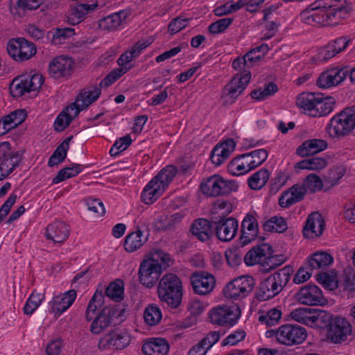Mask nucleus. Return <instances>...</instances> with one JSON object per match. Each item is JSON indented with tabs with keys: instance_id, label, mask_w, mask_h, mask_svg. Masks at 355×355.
Masks as SVG:
<instances>
[{
	"instance_id": "nucleus-11",
	"label": "nucleus",
	"mask_w": 355,
	"mask_h": 355,
	"mask_svg": "<svg viewBox=\"0 0 355 355\" xmlns=\"http://www.w3.org/2000/svg\"><path fill=\"white\" fill-rule=\"evenodd\" d=\"M294 297L298 302L307 306H324L328 303L322 290L312 284L302 286Z\"/></svg>"
},
{
	"instance_id": "nucleus-34",
	"label": "nucleus",
	"mask_w": 355,
	"mask_h": 355,
	"mask_svg": "<svg viewBox=\"0 0 355 355\" xmlns=\"http://www.w3.org/2000/svg\"><path fill=\"white\" fill-rule=\"evenodd\" d=\"M148 241L141 230L128 234L125 239L124 248L128 252H133L141 248Z\"/></svg>"
},
{
	"instance_id": "nucleus-35",
	"label": "nucleus",
	"mask_w": 355,
	"mask_h": 355,
	"mask_svg": "<svg viewBox=\"0 0 355 355\" xmlns=\"http://www.w3.org/2000/svg\"><path fill=\"white\" fill-rule=\"evenodd\" d=\"M191 231L201 241H207L212 235L210 222L204 218L196 220L193 223Z\"/></svg>"
},
{
	"instance_id": "nucleus-16",
	"label": "nucleus",
	"mask_w": 355,
	"mask_h": 355,
	"mask_svg": "<svg viewBox=\"0 0 355 355\" xmlns=\"http://www.w3.org/2000/svg\"><path fill=\"white\" fill-rule=\"evenodd\" d=\"M74 62L67 56L54 58L49 64V72L55 79L68 78L72 73Z\"/></svg>"
},
{
	"instance_id": "nucleus-53",
	"label": "nucleus",
	"mask_w": 355,
	"mask_h": 355,
	"mask_svg": "<svg viewBox=\"0 0 355 355\" xmlns=\"http://www.w3.org/2000/svg\"><path fill=\"white\" fill-rule=\"evenodd\" d=\"M44 300V295L43 294L33 292L24 306V313L31 315L40 306Z\"/></svg>"
},
{
	"instance_id": "nucleus-58",
	"label": "nucleus",
	"mask_w": 355,
	"mask_h": 355,
	"mask_svg": "<svg viewBox=\"0 0 355 355\" xmlns=\"http://www.w3.org/2000/svg\"><path fill=\"white\" fill-rule=\"evenodd\" d=\"M131 143L132 139L128 135L116 140L110 150V155L112 157L117 156L121 152L126 150Z\"/></svg>"
},
{
	"instance_id": "nucleus-41",
	"label": "nucleus",
	"mask_w": 355,
	"mask_h": 355,
	"mask_svg": "<svg viewBox=\"0 0 355 355\" xmlns=\"http://www.w3.org/2000/svg\"><path fill=\"white\" fill-rule=\"evenodd\" d=\"M269 172L266 168H261L252 174L248 180L249 187L254 190H259L263 187L269 179Z\"/></svg>"
},
{
	"instance_id": "nucleus-44",
	"label": "nucleus",
	"mask_w": 355,
	"mask_h": 355,
	"mask_svg": "<svg viewBox=\"0 0 355 355\" xmlns=\"http://www.w3.org/2000/svg\"><path fill=\"white\" fill-rule=\"evenodd\" d=\"M269 50L268 46L266 44H262L250 51H248L244 58L248 63V68H250L254 64L261 60Z\"/></svg>"
},
{
	"instance_id": "nucleus-12",
	"label": "nucleus",
	"mask_w": 355,
	"mask_h": 355,
	"mask_svg": "<svg viewBox=\"0 0 355 355\" xmlns=\"http://www.w3.org/2000/svg\"><path fill=\"white\" fill-rule=\"evenodd\" d=\"M7 50L9 55L17 61L28 60L36 53V47L24 38L10 40Z\"/></svg>"
},
{
	"instance_id": "nucleus-51",
	"label": "nucleus",
	"mask_w": 355,
	"mask_h": 355,
	"mask_svg": "<svg viewBox=\"0 0 355 355\" xmlns=\"http://www.w3.org/2000/svg\"><path fill=\"white\" fill-rule=\"evenodd\" d=\"M88 10L89 8L85 4H79L72 8L67 17V21L72 25L79 24L84 18V16L87 13Z\"/></svg>"
},
{
	"instance_id": "nucleus-33",
	"label": "nucleus",
	"mask_w": 355,
	"mask_h": 355,
	"mask_svg": "<svg viewBox=\"0 0 355 355\" xmlns=\"http://www.w3.org/2000/svg\"><path fill=\"white\" fill-rule=\"evenodd\" d=\"M327 142L324 139H311L304 141L297 150L299 155L305 157L324 150Z\"/></svg>"
},
{
	"instance_id": "nucleus-50",
	"label": "nucleus",
	"mask_w": 355,
	"mask_h": 355,
	"mask_svg": "<svg viewBox=\"0 0 355 355\" xmlns=\"http://www.w3.org/2000/svg\"><path fill=\"white\" fill-rule=\"evenodd\" d=\"M162 316L159 308L153 304H149L144 313L145 322L150 326L157 324L161 320Z\"/></svg>"
},
{
	"instance_id": "nucleus-62",
	"label": "nucleus",
	"mask_w": 355,
	"mask_h": 355,
	"mask_svg": "<svg viewBox=\"0 0 355 355\" xmlns=\"http://www.w3.org/2000/svg\"><path fill=\"white\" fill-rule=\"evenodd\" d=\"M350 42L351 39L349 36H343L331 41L328 44L331 47L334 53L337 55L345 50Z\"/></svg>"
},
{
	"instance_id": "nucleus-49",
	"label": "nucleus",
	"mask_w": 355,
	"mask_h": 355,
	"mask_svg": "<svg viewBox=\"0 0 355 355\" xmlns=\"http://www.w3.org/2000/svg\"><path fill=\"white\" fill-rule=\"evenodd\" d=\"M312 311L311 308H298L290 313V317L298 322L311 326Z\"/></svg>"
},
{
	"instance_id": "nucleus-56",
	"label": "nucleus",
	"mask_w": 355,
	"mask_h": 355,
	"mask_svg": "<svg viewBox=\"0 0 355 355\" xmlns=\"http://www.w3.org/2000/svg\"><path fill=\"white\" fill-rule=\"evenodd\" d=\"M103 295L101 293L96 292L90 300L85 313L87 320H92L96 314L98 307L101 306Z\"/></svg>"
},
{
	"instance_id": "nucleus-19",
	"label": "nucleus",
	"mask_w": 355,
	"mask_h": 355,
	"mask_svg": "<svg viewBox=\"0 0 355 355\" xmlns=\"http://www.w3.org/2000/svg\"><path fill=\"white\" fill-rule=\"evenodd\" d=\"M272 248L269 244L263 243L257 245L250 250L244 257V262L248 266L261 264L263 266L268 264L272 259Z\"/></svg>"
},
{
	"instance_id": "nucleus-21",
	"label": "nucleus",
	"mask_w": 355,
	"mask_h": 355,
	"mask_svg": "<svg viewBox=\"0 0 355 355\" xmlns=\"http://www.w3.org/2000/svg\"><path fill=\"white\" fill-rule=\"evenodd\" d=\"M241 228L240 243L242 245H247L254 241L259 234V225L255 216L248 214L241 223Z\"/></svg>"
},
{
	"instance_id": "nucleus-22",
	"label": "nucleus",
	"mask_w": 355,
	"mask_h": 355,
	"mask_svg": "<svg viewBox=\"0 0 355 355\" xmlns=\"http://www.w3.org/2000/svg\"><path fill=\"white\" fill-rule=\"evenodd\" d=\"M76 298V292L74 290L55 296L49 302V311L55 316L59 317L66 311L73 303Z\"/></svg>"
},
{
	"instance_id": "nucleus-24",
	"label": "nucleus",
	"mask_w": 355,
	"mask_h": 355,
	"mask_svg": "<svg viewBox=\"0 0 355 355\" xmlns=\"http://www.w3.org/2000/svg\"><path fill=\"white\" fill-rule=\"evenodd\" d=\"M324 220L318 212L311 214L303 229V234L306 238L315 239L320 236L324 228Z\"/></svg>"
},
{
	"instance_id": "nucleus-9",
	"label": "nucleus",
	"mask_w": 355,
	"mask_h": 355,
	"mask_svg": "<svg viewBox=\"0 0 355 355\" xmlns=\"http://www.w3.org/2000/svg\"><path fill=\"white\" fill-rule=\"evenodd\" d=\"M44 83L41 74H26L15 78L10 86L12 95L20 97L25 93L35 91L40 88Z\"/></svg>"
},
{
	"instance_id": "nucleus-47",
	"label": "nucleus",
	"mask_w": 355,
	"mask_h": 355,
	"mask_svg": "<svg viewBox=\"0 0 355 355\" xmlns=\"http://www.w3.org/2000/svg\"><path fill=\"white\" fill-rule=\"evenodd\" d=\"M316 279L324 288L330 291H334L338 286L337 275L334 271L320 272L318 274Z\"/></svg>"
},
{
	"instance_id": "nucleus-8",
	"label": "nucleus",
	"mask_w": 355,
	"mask_h": 355,
	"mask_svg": "<svg viewBox=\"0 0 355 355\" xmlns=\"http://www.w3.org/2000/svg\"><path fill=\"white\" fill-rule=\"evenodd\" d=\"M254 279L251 276H243L229 282L223 289L225 297L239 300L246 297L252 291Z\"/></svg>"
},
{
	"instance_id": "nucleus-4",
	"label": "nucleus",
	"mask_w": 355,
	"mask_h": 355,
	"mask_svg": "<svg viewBox=\"0 0 355 355\" xmlns=\"http://www.w3.org/2000/svg\"><path fill=\"white\" fill-rule=\"evenodd\" d=\"M157 293L161 301L171 307L179 306L182 297V282L179 277L173 273L164 275L159 282Z\"/></svg>"
},
{
	"instance_id": "nucleus-60",
	"label": "nucleus",
	"mask_w": 355,
	"mask_h": 355,
	"mask_svg": "<svg viewBox=\"0 0 355 355\" xmlns=\"http://www.w3.org/2000/svg\"><path fill=\"white\" fill-rule=\"evenodd\" d=\"M246 155L249 157L252 166L255 168L261 165L267 159L268 153L266 149L261 148L254 150L249 153H246Z\"/></svg>"
},
{
	"instance_id": "nucleus-55",
	"label": "nucleus",
	"mask_w": 355,
	"mask_h": 355,
	"mask_svg": "<svg viewBox=\"0 0 355 355\" xmlns=\"http://www.w3.org/2000/svg\"><path fill=\"white\" fill-rule=\"evenodd\" d=\"M303 184L307 191L315 193L322 189L324 182L318 175L312 173L306 178Z\"/></svg>"
},
{
	"instance_id": "nucleus-37",
	"label": "nucleus",
	"mask_w": 355,
	"mask_h": 355,
	"mask_svg": "<svg viewBox=\"0 0 355 355\" xmlns=\"http://www.w3.org/2000/svg\"><path fill=\"white\" fill-rule=\"evenodd\" d=\"M332 256L326 252H317L308 259L309 265L313 270H325L333 263Z\"/></svg>"
},
{
	"instance_id": "nucleus-46",
	"label": "nucleus",
	"mask_w": 355,
	"mask_h": 355,
	"mask_svg": "<svg viewBox=\"0 0 355 355\" xmlns=\"http://www.w3.org/2000/svg\"><path fill=\"white\" fill-rule=\"evenodd\" d=\"M286 220L280 216H273L267 220L263 225V228L267 232H283L287 229Z\"/></svg>"
},
{
	"instance_id": "nucleus-42",
	"label": "nucleus",
	"mask_w": 355,
	"mask_h": 355,
	"mask_svg": "<svg viewBox=\"0 0 355 355\" xmlns=\"http://www.w3.org/2000/svg\"><path fill=\"white\" fill-rule=\"evenodd\" d=\"M71 138V137H67L61 144L57 147L49 159L48 165L49 166L57 165L64 160L67 157V150L69 147V142Z\"/></svg>"
},
{
	"instance_id": "nucleus-5",
	"label": "nucleus",
	"mask_w": 355,
	"mask_h": 355,
	"mask_svg": "<svg viewBox=\"0 0 355 355\" xmlns=\"http://www.w3.org/2000/svg\"><path fill=\"white\" fill-rule=\"evenodd\" d=\"M355 128V107H348L334 116L327 128L331 137L344 136Z\"/></svg>"
},
{
	"instance_id": "nucleus-57",
	"label": "nucleus",
	"mask_w": 355,
	"mask_h": 355,
	"mask_svg": "<svg viewBox=\"0 0 355 355\" xmlns=\"http://www.w3.org/2000/svg\"><path fill=\"white\" fill-rule=\"evenodd\" d=\"M306 338V331L304 327L290 324V345L302 343Z\"/></svg>"
},
{
	"instance_id": "nucleus-54",
	"label": "nucleus",
	"mask_w": 355,
	"mask_h": 355,
	"mask_svg": "<svg viewBox=\"0 0 355 355\" xmlns=\"http://www.w3.org/2000/svg\"><path fill=\"white\" fill-rule=\"evenodd\" d=\"M282 318V311L276 308L271 309L265 314L259 317V321L266 324L267 326H274L277 324Z\"/></svg>"
},
{
	"instance_id": "nucleus-28",
	"label": "nucleus",
	"mask_w": 355,
	"mask_h": 355,
	"mask_svg": "<svg viewBox=\"0 0 355 355\" xmlns=\"http://www.w3.org/2000/svg\"><path fill=\"white\" fill-rule=\"evenodd\" d=\"M141 350L145 355H167L169 345L164 338H153L143 344Z\"/></svg>"
},
{
	"instance_id": "nucleus-52",
	"label": "nucleus",
	"mask_w": 355,
	"mask_h": 355,
	"mask_svg": "<svg viewBox=\"0 0 355 355\" xmlns=\"http://www.w3.org/2000/svg\"><path fill=\"white\" fill-rule=\"evenodd\" d=\"M277 85L272 83H270L268 85H266L263 88L253 90L251 92L250 96L253 99L261 101L273 95L277 92Z\"/></svg>"
},
{
	"instance_id": "nucleus-17",
	"label": "nucleus",
	"mask_w": 355,
	"mask_h": 355,
	"mask_svg": "<svg viewBox=\"0 0 355 355\" xmlns=\"http://www.w3.org/2000/svg\"><path fill=\"white\" fill-rule=\"evenodd\" d=\"M214 227L216 237L223 242H229L237 234L239 222L234 218H224L214 222Z\"/></svg>"
},
{
	"instance_id": "nucleus-61",
	"label": "nucleus",
	"mask_w": 355,
	"mask_h": 355,
	"mask_svg": "<svg viewBox=\"0 0 355 355\" xmlns=\"http://www.w3.org/2000/svg\"><path fill=\"white\" fill-rule=\"evenodd\" d=\"M233 19L225 17L211 23L209 26V31L212 34H218L224 32L232 23Z\"/></svg>"
},
{
	"instance_id": "nucleus-45",
	"label": "nucleus",
	"mask_w": 355,
	"mask_h": 355,
	"mask_svg": "<svg viewBox=\"0 0 355 355\" xmlns=\"http://www.w3.org/2000/svg\"><path fill=\"white\" fill-rule=\"evenodd\" d=\"M266 337L268 338H275L276 341L282 345H288V324H283L277 329L266 331Z\"/></svg>"
},
{
	"instance_id": "nucleus-31",
	"label": "nucleus",
	"mask_w": 355,
	"mask_h": 355,
	"mask_svg": "<svg viewBox=\"0 0 355 355\" xmlns=\"http://www.w3.org/2000/svg\"><path fill=\"white\" fill-rule=\"evenodd\" d=\"M219 338L218 331L210 332L189 351L188 355H205L207 351L219 340Z\"/></svg>"
},
{
	"instance_id": "nucleus-27",
	"label": "nucleus",
	"mask_w": 355,
	"mask_h": 355,
	"mask_svg": "<svg viewBox=\"0 0 355 355\" xmlns=\"http://www.w3.org/2000/svg\"><path fill=\"white\" fill-rule=\"evenodd\" d=\"M235 141L232 139H228L224 142L216 145L212 150L211 159L216 166L222 164L235 148Z\"/></svg>"
},
{
	"instance_id": "nucleus-59",
	"label": "nucleus",
	"mask_w": 355,
	"mask_h": 355,
	"mask_svg": "<svg viewBox=\"0 0 355 355\" xmlns=\"http://www.w3.org/2000/svg\"><path fill=\"white\" fill-rule=\"evenodd\" d=\"M106 295L116 302L123 299V286L122 282H112L105 291Z\"/></svg>"
},
{
	"instance_id": "nucleus-26",
	"label": "nucleus",
	"mask_w": 355,
	"mask_h": 355,
	"mask_svg": "<svg viewBox=\"0 0 355 355\" xmlns=\"http://www.w3.org/2000/svg\"><path fill=\"white\" fill-rule=\"evenodd\" d=\"M69 231V227L65 223L55 221L46 227L44 234L47 240L61 243L67 239Z\"/></svg>"
},
{
	"instance_id": "nucleus-29",
	"label": "nucleus",
	"mask_w": 355,
	"mask_h": 355,
	"mask_svg": "<svg viewBox=\"0 0 355 355\" xmlns=\"http://www.w3.org/2000/svg\"><path fill=\"white\" fill-rule=\"evenodd\" d=\"M101 92V89L98 87L84 89L77 96L76 101L71 105H74L79 113L80 110L96 101L100 96Z\"/></svg>"
},
{
	"instance_id": "nucleus-18",
	"label": "nucleus",
	"mask_w": 355,
	"mask_h": 355,
	"mask_svg": "<svg viewBox=\"0 0 355 355\" xmlns=\"http://www.w3.org/2000/svg\"><path fill=\"white\" fill-rule=\"evenodd\" d=\"M352 333V326L345 318L337 316L330 323L328 337L334 343L345 340Z\"/></svg>"
},
{
	"instance_id": "nucleus-64",
	"label": "nucleus",
	"mask_w": 355,
	"mask_h": 355,
	"mask_svg": "<svg viewBox=\"0 0 355 355\" xmlns=\"http://www.w3.org/2000/svg\"><path fill=\"white\" fill-rule=\"evenodd\" d=\"M245 332L242 329H237L234 332L229 334L223 341L222 345H234L241 340H243L245 337Z\"/></svg>"
},
{
	"instance_id": "nucleus-25",
	"label": "nucleus",
	"mask_w": 355,
	"mask_h": 355,
	"mask_svg": "<svg viewBox=\"0 0 355 355\" xmlns=\"http://www.w3.org/2000/svg\"><path fill=\"white\" fill-rule=\"evenodd\" d=\"M116 312L112 308L104 307L92 322L90 331L94 334L101 333L112 324Z\"/></svg>"
},
{
	"instance_id": "nucleus-23",
	"label": "nucleus",
	"mask_w": 355,
	"mask_h": 355,
	"mask_svg": "<svg viewBox=\"0 0 355 355\" xmlns=\"http://www.w3.org/2000/svg\"><path fill=\"white\" fill-rule=\"evenodd\" d=\"M348 71L344 69L334 68L320 74L317 85L321 88H329L341 83L347 77Z\"/></svg>"
},
{
	"instance_id": "nucleus-20",
	"label": "nucleus",
	"mask_w": 355,
	"mask_h": 355,
	"mask_svg": "<svg viewBox=\"0 0 355 355\" xmlns=\"http://www.w3.org/2000/svg\"><path fill=\"white\" fill-rule=\"evenodd\" d=\"M193 291L198 295L210 293L215 286L214 277L206 272H195L191 277Z\"/></svg>"
},
{
	"instance_id": "nucleus-48",
	"label": "nucleus",
	"mask_w": 355,
	"mask_h": 355,
	"mask_svg": "<svg viewBox=\"0 0 355 355\" xmlns=\"http://www.w3.org/2000/svg\"><path fill=\"white\" fill-rule=\"evenodd\" d=\"M82 171L80 165L74 164L70 167H66L61 169L57 175L53 179V184L60 183L65 180L75 177L78 175Z\"/></svg>"
},
{
	"instance_id": "nucleus-3",
	"label": "nucleus",
	"mask_w": 355,
	"mask_h": 355,
	"mask_svg": "<svg viewBox=\"0 0 355 355\" xmlns=\"http://www.w3.org/2000/svg\"><path fill=\"white\" fill-rule=\"evenodd\" d=\"M177 174V168L168 165L163 168L144 188L141 200L146 205L153 204L166 190Z\"/></svg>"
},
{
	"instance_id": "nucleus-14",
	"label": "nucleus",
	"mask_w": 355,
	"mask_h": 355,
	"mask_svg": "<svg viewBox=\"0 0 355 355\" xmlns=\"http://www.w3.org/2000/svg\"><path fill=\"white\" fill-rule=\"evenodd\" d=\"M283 288L281 273L270 275L261 282L256 297L259 301H266L276 296Z\"/></svg>"
},
{
	"instance_id": "nucleus-1",
	"label": "nucleus",
	"mask_w": 355,
	"mask_h": 355,
	"mask_svg": "<svg viewBox=\"0 0 355 355\" xmlns=\"http://www.w3.org/2000/svg\"><path fill=\"white\" fill-rule=\"evenodd\" d=\"M350 8L345 1L316 0L302 11V20L310 25L334 26L348 17Z\"/></svg>"
},
{
	"instance_id": "nucleus-38",
	"label": "nucleus",
	"mask_w": 355,
	"mask_h": 355,
	"mask_svg": "<svg viewBox=\"0 0 355 355\" xmlns=\"http://www.w3.org/2000/svg\"><path fill=\"white\" fill-rule=\"evenodd\" d=\"M128 17V12L121 10L118 12L112 13L104 19H101L99 26L101 28L112 31L119 27Z\"/></svg>"
},
{
	"instance_id": "nucleus-43",
	"label": "nucleus",
	"mask_w": 355,
	"mask_h": 355,
	"mask_svg": "<svg viewBox=\"0 0 355 355\" xmlns=\"http://www.w3.org/2000/svg\"><path fill=\"white\" fill-rule=\"evenodd\" d=\"M332 320L330 313L322 309H313L311 327H324L330 325Z\"/></svg>"
},
{
	"instance_id": "nucleus-32",
	"label": "nucleus",
	"mask_w": 355,
	"mask_h": 355,
	"mask_svg": "<svg viewBox=\"0 0 355 355\" xmlns=\"http://www.w3.org/2000/svg\"><path fill=\"white\" fill-rule=\"evenodd\" d=\"M318 93L303 92L300 94L296 98V105L305 114L313 117Z\"/></svg>"
},
{
	"instance_id": "nucleus-40",
	"label": "nucleus",
	"mask_w": 355,
	"mask_h": 355,
	"mask_svg": "<svg viewBox=\"0 0 355 355\" xmlns=\"http://www.w3.org/2000/svg\"><path fill=\"white\" fill-rule=\"evenodd\" d=\"M327 166V160L320 157H315L299 162L295 166L300 169H307L311 171H320Z\"/></svg>"
},
{
	"instance_id": "nucleus-36",
	"label": "nucleus",
	"mask_w": 355,
	"mask_h": 355,
	"mask_svg": "<svg viewBox=\"0 0 355 355\" xmlns=\"http://www.w3.org/2000/svg\"><path fill=\"white\" fill-rule=\"evenodd\" d=\"M313 117H321L332 112L336 103L334 97H324L322 93L318 92Z\"/></svg>"
},
{
	"instance_id": "nucleus-6",
	"label": "nucleus",
	"mask_w": 355,
	"mask_h": 355,
	"mask_svg": "<svg viewBox=\"0 0 355 355\" xmlns=\"http://www.w3.org/2000/svg\"><path fill=\"white\" fill-rule=\"evenodd\" d=\"M200 188L202 192L208 196H218L236 191L238 185L234 181L214 175L202 181Z\"/></svg>"
},
{
	"instance_id": "nucleus-2",
	"label": "nucleus",
	"mask_w": 355,
	"mask_h": 355,
	"mask_svg": "<svg viewBox=\"0 0 355 355\" xmlns=\"http://www.w3.org/2000/svg\"><path fill=\"white\" fill-rule=\"evenodd\" d=\"M173 262L168 253L161 250H153L150 252V257L143 261L140 265V282L148 288L153 287L157 283L162 271L171 266Z\"/></svg>"
},
{
	"instance_id": "nucleus-63",
	"label": "nucleus",
	"mask_w": 355,
	"mask_h": 355,
	"mask_svg": "<svg viewBox=\"0 0 355 355\" xmlns=\"http://www.w3.org/2000/svg\"><path fill=\"white\" fill-rule=\"evenodd\" d=\"M74 34L75 31L73 28H58L53 35L52 43L55 45L62 44L67 38L73 36Z\"/></svg>"
},
{
	"instance_id": "nucleus-10",
	"label": "nucleus",
	"mask_w": 355,
	"mask_h": 355,
	"mask_svg": "<svg viewBox=\"0 0 355 355\" xmlns=\"http://www.w3.org/2000/svg\"><path fill=\"white\" fill-rule=\"evenodd\" d=\"M21 155L11 150L8 142L0 144V181L6 178L19 166Z\"/></svg>"
},
{
	"instance_id": "nucleus-15",
	"label": "nucleus",
	"mask_w": 355,
	"mask_h": 355,
	"mask_svg": "<svg viewBox=\"0 0 355 355\" xmlns=\"http://www.w3.org/2000/svg\"><path fill=\"white\" fill-rule=\"evenodd\" d=\"M130 343V335L123 331H114L101 338L98 342L101 350L110 349H122Z\"/></svg>"
},
{
	"instance_id": "nucleus-39",
	"label": "nucleus",
	"mask_w": 355,
	"mask_h": 355,
	"mask_svg": "<svg viewBox=\"0 0 355 355\" xmlns=\"http://www.w3.org/2000/svg\"><path fill=\"white\" fill-rule=\"evenodd\" d=\"M43 3L44 0H11L10 9L12 12L15 9L21 15L28 10L37 9Z\"/></svg>"
},
{
	"instance_id": "nucleus-7",
	"label": "nucleus",
	"mask_w": 355,
	"mask_h": 355,
	"mask_svg": "<svg viewBox=\"0 0 355 355\" xmlns=\"http://www.w3.org/2000/svg\"><path fill=\"white\" fill-rule=\"evenodd\" d=\"M251 79L250 71L245 70L242 74H236L223 89L221 101L224 105L233 104L245 89Z\"/></svg>"
},
{
	"instance_id": "nucleus-13",
	"label": "nucleus",
	"mask_w": 355,
	"mask_h": 355,
	"mask_svg": "<svg viewBox=\"0 0 355 355\" xmlns=\"http://www.w3.org/2000/svg\"><path fill=\"white\" fill-rule=\"evenodd\" d=\"M240 315V309L236 305L218 306L211 310L209 318L212 323L225 326L234 324Z\"/></svg>"
},
{
	"instance_id": "nucleus-30",
	"label": "nucleus",
	"mask_w": 355,
	"mask_h": 355,
	"mask_svg": "<svg viewBox=\"0 0 355 355\" xmlns=\"http://www.w3.org/2000/svg\"><path fill=\"white\" fill-rule=\"evenodd\" d=\"M78 110L74 105H69L57 116L54 124V130L62 132L65 130L78 114Z\"/></svg>"
}]
</instances>
